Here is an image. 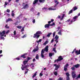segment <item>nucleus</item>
I'll use <instances>...</instances> for the list:
<instances>
[{
    "mask_svg": "<svg viewBox=\"0 0 80 80\" xmlns=\"http://www.w3.org/2000/svg\"><path fill=\"white\" fill-rule=\"evenodd\" d=\"M48 51V46H47L44 49H42L41 53V57L42 58H43L44 57H45V56H44V52H47Z\"/></svg>",
    "mask_w": 80,
    "mask_h": 80,
    "instance_id": "nucleus-1",
    "label": "nucleus"
},
{
    "mask_svg": "<svg viewBox=\"0 0 80 80\" xmlns=\"http://www.w3.org/2000/svg\"><path fill=\"white\" fill-rule=\"evenodd\" d=\"M41 34H42V33L41 31H37L36 33L34 34L33 38H38L40 36V35Z\"/></svg>",
    "mask_w": 80,
    "mask_h": 80,
    "instance_id": "nucleus-2",
    "label": "nucleus"
},
{
    "mask_svg": "<svg viewBox=\"0 0 80 80\" xmlns=\"http://www.w3.org/2000/svg\"><path fill=\"white\" fill-rule=\"evenodd\" d=\"M5 31L4 30L2 31V32H0V36L1 37V40H4V37H6V35H5Z\"/></svg>",
    "mask_w": 80,
    "mask_h": 80,
    "instance_id": "nucleus-3",
    "label": "nucleus"
},
{
    "mask_svg": "<svg viewBox=\"0 0 80 80\" xmlns=\"http://www.w3.org/2000/svg\"><path fill=\"white\" fill-rule=\"evenodd\" d=\"M63 59V58H62V56H59L58 58V59H57L56 60H55L54 62H59L61 61Z\"/></svg>",
    "mask_w": 80,
    "mask_h": 80,
    "instance_id": "nucleus-4",
    "label": "nucleus"
},
{
    "mask_svg": "<svg viewBox=\"0 0 80 80\" xmlns=\"http://www.w3.org/2000/svg\"><path fill=\"white\" fill-rule=\"evenodd\" d=\"M24 5H25V3L23 2L22 4V6H23L22 8V9H26V8H29V7H28V4H26Z\"/></svg>",
    "mask_w": 80,
    "mask_h": 80,
    "instance_id": "nucleus-5",
    "label": "nucleus"
},
{
    "mask_svg": "<svg viewBox=\"0 0 80 80\" xmlns=\"http://www.w3.org/2000/svg\"><path fill=\"white\" fill-rule=\"evenodd\" d=\"M72 76L73 79L75 78L76 77H77V75H76V73L75 71L72 72Z\"/></svg>",
    "mask_w": 80,
    "mask_h": 80,
    "instance_id": "nucleus-6",
    "label": "nucleus"
},
{
    "mask_svg": "<svg viewBox=\"0 0 80 80\" xmlns=\"http://www.w3.org/2000/svg\"><path fill=\"white\" fill-rule=\"evenodd\" d=\"M54 66L56 67L55 70H57L60 67V65H57V64H54Z\"/></svg>",
    "mask_w": 80,
    "mask_h": 80,
    "instance_id": "nucleus-7",
    "label": "nucleus"
},
{
    "mask_svg": "<svg viewBox=\"0 0 80 80\" xmlns=\"http://www.w3.org/2000/svg\"><path fill=\"white\" fill-rule=\"evenodd\" d=\"M66 76H67L66 77V80H70V74H69V72H67L66 73Z\"/></svg>",
    "mask_w": 80,
    "mask_h": 80,
    "instance_id": "nucleus-8",
    "label": "nucleus"
},
{
    "mask_svg": "<svg viewBox=\"0 0 80 80\" xmlns=\"http://www.w3.org/2000/svg\"><path fill=\"white\" fill-rule=\"evenodd\" d=\"M69 65L67 63L64 66V71H65V72L67 71V68H68V66Z\"/></svg>",
    "mask_w": 80,
    "mask_h": 80,
    "instance_id": "nucleus-9",
    "label": "nucleus"
},
{
    "mask_svg": "<svg viewBox=\"0 0 80 80\" xmlns=\"http://www.w3.org/2000/svg\"><path fill=\"white\" fill-rule=\"evenodd\" d=\"M75 53L76 54V55H80V49L78 51L76 50L75 52Z\"/></svg>",
    "mask_w": 80,
    "mask_h": 80,
    "instance_id": "nucleus-10",
    "label": "nucleus"
},
{
    "mask_svg": "<svg viewBox=\"0 0 80 80\" xmlns=\"http://www.w3.org/2000/svg\"><path fill=\"white\" fill-rule=\"evenodd\" d=\"M54 2L56 4L55 5L54 7H57V5H58L59 4V2H57V0H54Z\"/></svg>",
    "mask_w": 80,
    "mask_h": 80,
    "instance_id": "nucleus-11",
    "label": "nucleus"
},
{
    "mask_svg": "<svg viewBox=\"0 0 80 80\" xmlns=\"http://www.w3.org/2000/svg\"><path fill=\"white\" fill-rule=\"evenodd\" d=\"M26 55H27V53H24L23 55L21 56V57H22L23 58H26V57H25Z\"/></svg>",
    "mask_w": 80,
    "mask_h": 80,
    "instance_id": "nucleus-12",
    "label": "nucleus"
},
{
    "mask_svg": "<svg viewBox=\"0 0 80 80\" xmlns=\"http://www.w3.org/2000/svg\"><path fill=\"white\" fill-rule=\"evenodd\" d=\"M38 0H34L32 3L33 5H35V4L37 3H38Z\"/></svg>",
    "mask_w": 80,
    "mask_h": 80,
    "instance_id": "nucleus-13",
    "label": "nucleus"
},
{
    "mask_svg": "<svg viewBox=\"0 0 80 80\" xmlns=\"http://www.w3.org/2000/svg\"><path fill=\"white\" fill-rule=\"evenodd\" d=\"M50 27V24H47L45 25L44 27L45 28H49Z\"/></svg>",
    "mask_w": 80,
    "mask_h": 80,
    "instance_id": "nucleus-14",
    "label": "nucleus"
},
{
    "mask_svg": "<svg viewBox=\"0 0 80 80\" xmlns=\"http://www.w3.org/2000/svg\"><path fill=\"white\" fill-rule=\"evenodd\" d=\"M79 66H80V65L79 64H77L76 65H75L74 66V67H75L76 68H78L79 67Z\"/></svg>",
    "mask_w": 80,
    "mask_h": 80,
    "instance_id": "nucleus-15",
    "label": "nucleus"
},
{
    "mask_svg": "<svg viewBox=\"0 0 80 80\" xmlns=\"http://www.w3.org/2000/svg\"><path fill=\"white\" fill-rule=\"evenodd\" d=\"M9 21H11L12 22L13 21V20L11 18H8L6 21V22H9Z\"/></svg>",
    "mask_w": 80,
    "mask_h": 80,
    "instance_id": "nucleus-16",
    "label": "nucleus"
},
{
    "mask_svg": "<svg viewBox=\"0 0 80 80\" xmlns=\"http://www.w3.org/2000/svg\"><path fill=\"white\" fill-rule=\"evenodd\" d=\"M35 58L37 60H39V55L38 54H36Z\"/></svg>",
    "mask_w": 80,
    "mask_h": 80,
    "instance_id": "nucleus-17",
    "label": "nucleus"
},
{
    "mask_svg": "<svg viewBox=\"0 0 80 80\" xmlns=\"http://www.w3.org/2000/svg\"><path fill=\"white\" fill-rule=\"evenodd\" d=\"M28 63V61H24L23 62V63L24 65H25Z\"/></svg>",
    "mask_w": 80,
    "mask_h": 80,
    "instance_id": "nucleus-18",
    "label": "nucleus"
},
{
    "mask_svg": "<svg viewBox=\"0 0 80 80\" xmlns=\"http://www.w3.org/2000/svg\"><path fill=\"white\" fill-rule=\"evenodd\" d=\"M45 0H38L40 3H44Z\"/></svg>",
    "mask_w": 80,
    "mask_h": 80,
    "instance_id": "nucleus-19",
    "label": "nucleus"
},
{
    "mask_svg": "<svg viewBox=\"0 0 80 80\" xmlns=\"http://www.w3.org/2000/svg\"><path fill=\"white\" fill-rule=\"evenodd\" d=\"M52 35V32L49 33L48 35H47V37H49L50 35Z\"/></svg>",
    "mask_w": 80,
    "mask_h": 80,
    "instance_id": "nucleus-20",
    "label": "nucleus"
},
{
    "mask_svg": "<svg viewBox=\"0 0 80 80\" xmlns=\"http://www.w3.org/2000/svg\"><path fill=\"white\" fill-rule=\"evenodd\" d=\"M49 10H56V9L55 8H48Z\"/></svg>",
    "mask_w": 80,
    "mask_h": 80,
    "instance_id": "nucleus-21",
    "label": "nucleus"
},
{
    "mask_svg": "<svg viewBox=\"0 0 80 80\" xmlns=\"http://www.w3.org/2000/svg\"><path fill=\"white\" fill-rule=\"evenodd\" d=\"M73 11H75L76 10H77V9H78V8H77V7L76 6L73 7Z\"/></svg>",
    "mask_w": 80,
    "mask_h": 80,
    "instance_id": "nucleus-22",
    "label": "nucleus"
},
{
    "mask_svg": "<svg viewBox=\"0 0 80 80\" xmlns=\"http://www.w3.org/2000/svg\"><path fill=\"white\" fill-rule=\"evenodd\" d=\"M78 18V16H75L74 17H73V20H76L77 18Z\"/></svg>",
    "mask_w": 80,
    "mask_h": 80,
    "instance_id": "nucleus-23",
    "label": "nucleus"
},
{
    "mask_svg": "<svg viewBox=\"0 0 80 80\" xmlns=\"http://www.w3.org/2000/svg\"><path fill=\"white\" fill-rule=\"evenodd\" d=\"M58 38H59V37L57 35H56L55 36L54 38L55 39H56V40H58Z\"/></svg>",
    "mask_w": 80,
    "mask_h": 80,
    "instance_id": "nucleus-24",
    "label": "nucleus"
},
{
    "mask_svg": "<svg viewBox=\"0 0 80 80\" xmlns=\"http://www.w3.org/2000/svg\"><path fill=\"white\" fill-rule=\"evenodd\" d=\"M38 50V49L35 48L33 50V52H37Z\"/></svg>",
    "mask_w": 80,
    "mask_h": 80,
    "instance_id": "nucleus-25",
    "label": "nucleus"
},
{
    "mask_svg": "<svg viewBox=\"0 0 80 80\" xmlns=\"http://www.w3.org/2000/svg\"><path fill=\"white\" fill-rule=\"evenodd\" d=\"M78 78H80V74L78 75L77 77L76 78V80H78Z\"/></svg>",
    "mask_w": 80,
    "mask_h": 80,
    "instance_id": "nucleus-26",
    "label": "nucleus"
},
{
    "mask_svg": "<svg viewBox=\"0 0 80 80\" xmlns=\"http://www.w3.org/2000/svg\"><path fill=\"white\" fill-rule=\"evenodd\" d=\"M54 74L55 75V76H57V75H58V73H57V72L55 71L54 72Z\"/></svg>",
    "mask_w": 80,
    "mask_h": 80,
    "instance_id": "nucleus-27",
    "label": "nucleus"
},
{
    "mask_svg": "<svg viewBox=\"0 0 80 80\" xmlns=\"http://www.w3.org/2000/svg\"><path fill=\"white\" fill-rule=\"evenodd\" d=\"M64 17H65V14H63L62 15V17H61V21L63 20V18H64Z\"/></svg>",
    "mask_w": 80,
    "mask_h": 80,
    "instance_id": "nucleus-28",
    "label": "nucleus"
},
{
    "mask_svg": "<svg viewBox=\"0 0 80 80\" xmlns=\"http://www.w3.org/2000/svg\"><path fill=\"white\" fill-rule=\"evenodd\" d=\"M73 12V10L71 9L70 11L69 12L68 14H70V13H72Z\"/></svg>",
    "mask_w": 80,
    "mask_h": 80,
    "instance_id": "nucleus-29",
    "label": "nucleus"
},
{
    "mask_svg": "<svg viewBox=\"0 0 80 80\" xmlns=\"http://www.w3.org/2000/svg\"><path fill=\"white\" fill-rule=\"evenodd\" d=\"M22 27H21V26H18L17 27V28H19V29H21Z\"/></svg>",
    "mask_w": 80,
    "mask_h": 80,
    "instance_id": "nucleus-30",
    "label": "nucleus"
},
{
    "mask_svg": "<svg viewBox=\"0 0 80 80\" xmlns=\"http://www.w3.org/2000/svg\"><path fill=\"white\" fill-rule=\"evenodd\" d=\"M5 28H9V27L8 26V25L6 24V26H5Z\"/></svg>",
    "mask_w": 80,
    "mask_h": 80,
    "instance_id": "nucleus-31",
    "label": "nucleus"
},
{
    "mask_svg": "<svg viewBox=\"0 0 80 80\" xmlns=\"http://www.w3.org/2000/svg\"><path fill=\"white\" fill-rule=\"evenodd\" d=\"M32 59V58L28 57L27 58V61H28V60H31Z\"/></svg>",
    "mask_w": 80,
    "mask_h": 80,
    "instance_id": "nucleus-32",
    "label": "nucleus"
},
{
    "mask_svg": "<svg viewBox=\"0 0 80 80\" xmlns=\"http://www.w3.org/2000/svg\"><path fill=\"white\" fill-rule=\"evenodd\" d=\"M55 33H56V32H54L53 33V37H54L55 36Z\"/></svg>",
    "mask_w": 80,
    "mask_h": 80,
    "instance_id": "nucleus-33",
    "label": "nucleus"
},
{
    "mask_svg": "<svg viewBox=\"0 0 80 80\" xmlns=\"http://www.w3.org/2000/svg\"><path fill=\"white\" fill-rule=\"evenodd\" d=\"M27 37V35H24L22 37V38H25Z\"/></svg>",
    "mask_w": 80,
    "mask_h": 80,
    "instance_id": "nucleus-34",
    "label": "nucleus"
},
{
    "mask_svg": "<svg viewBox=\"0 0 80 80\" xmlns=\"http://www.w3.org/2000/svg\"><path fill=\"white\" fill-rule=\"evenodd\" d=\"M37 76V74L36 73H35L34 74V75L32 76V78H34L35 76Z\"/></svg>",
    "mask_w": 80,
    "mask_h": 80,
    "instance_id": "nucleus-35",
    "label": "nucleus"
},
{
    "mask_svg": "<svg viewBox=\"0 0 80 80\" xmlns=\"http://www.w3.org/2000/svg\"><path fill=\"white\" fill-rule=\"evenodd\" d=\"M75 67H74H74H72V68H71V69L72 70H75Z\"/></svg>",
    "mask_w": 80,
    "mask_h": 80,
    "instance_id": "nucleus-36",
    "label": "nucleus"
},
{
    "mask_svg": "<svg viewBox=\"0 0 80 80\" xmlns=\"http://www.w3.org/2000/svg\"><path fill=\"white\" fill-rule=\"evenodd\" d=\"M18 21H17L15 23H14V24L15 25H18Z\"/></svg>",
    "mask_w": 80,
    "mask_h": 80,
    "instance_id": "nucleus-37",
    "label": "nucleus"
},
{
    "mask_svg": "<svg viewBox=\"0 0 80 80\" xmlns=\"http://www.w3.org/2000/svg\"><path fill=\"white\" fill-rule=\"evenodd\" d=\"M49 55L50 57H52V53H49Z\"/></svg>",
    "mask_w": 80,
    "mask_h": 80,
    "instance_id": "nucleus-38",
    "label": "nucleus"
},
{
    "mask_svg": "<svg viewBox=\"0 0 80 80\" xmlns=\"http://www.w3.org/2000/svg\"><path fill=\"white\" fill-rule=\"evenodd\" d=\"M7 4H8V3L6 2L5 3L4 5H7Z\"/></svg>",
    "mask_w": 80,
    "mask_h": 80,
    "instance_id": "nucleus-39",
    "label": "nucleus"
},
{
    "mask_svg": "<svg viewBox=\"0 0 80 80\" xmlns=\"http://www.w3.org/2000/svg\"><path fill=\"white\" fill-rule=\"evenodd\" d=\"M32 22L33 23H35V19H33L32 20Z\"/></svg>",
    "mask_w": 80,
    "mask_h": 80,
    "instance_id": "nucleus-40",
    "label": "nucleus"
},
{
    "mask_svg": "<svg viewBox=\"0 0 80 80\" xmlns=\"http://www.w3.org/2000/svg\"><path fill=\"white\" fill-rule=\"evenodd\" d=\"M47 8H42V10H47Z\"/></svg>",
    "mask_w": 80,
    "mask_h": 80,
    "instance_id": "nucleus-41",
    "label": "nucleus"
},
{
    "mask_svg": "<svg viewBox=\"0 0 80 80\" xmlns=\"http://www.w3.org/2000/svg\"><path fill=\"white\" fill-rule=\"evenodd\" d=\"M58 34L59 35H62V33L61 32V30H60V32H58Z\"/></svg>",
    "mask_w": 80,
    "mask_h": 80,
    "instance_id": "nucleus-42",
    "label": "nucleus"
},
{
    "mask_svg": "<svg viewBox=\"0 0 80 80\" xmlns=\"http://www.w3.org/2000/svg\"><path fill=\"white\" fill-rule=\"evenodd\" d=\"M70 20H71L70 19H69L68 20H67L66 22H69L70 21Z\"/></svg>",
    "mask_w": 80,
    "mask_h": 80,
    "instance_id": "nucleus-43",
    "label": "nucleus"
},
{
    "mask_svg": "<svg viewBox=\"0 0 80 80\" xmlns=\"http://www.w3.org/2000/svg\"><path fill=\"white\" fill-rule=\"evenodd\" d=\"M6 12L8 13H9L10 12V10L7 9V10H6Z\"/></svg>",
    "mask_w": 80,
    "mask_h": 80,
    "instance_id": "nucleus-44",
    "label": "nucleus"
},
{
    "mask_svg": "<svg viewBox=\"0 0 80 80\" xmlns=\"http://www.w3.org/2000/svg\"><path fill=\"white\" fill-rule=\"evenodd\" d=\"M13 33H14V35H15L16 34H17L16 33V31H14Z\"/></svg>",
    "mask_w": 80,
    "mask_h": 80,
    "instance_id": "nucleus-45",
    "label": "nucleus"
},
{
    "mask_svg": "<svg viewBox=\"0 0 80 80\" xmlns=\"http://www.w3.org/2000/svg\"><path fill=\"white\" fill-rule=\"evenodd\" d=\"M20 0H16L15 2L16 3H19Z\"/></svg>",
    "mask_w": 80,
    "mask_h": 80,
    "instance_id": "nucleus-46",
    "label": "nucleus"
},
{
    "mask_svg": "<svg viewBox=\"0 0 80 80\" xmlns=\"http://www.w3.org/2000/svg\"><path fill=\"white\" fill-rule=\"evenodd\" d=\"M48 43V41H46L45 42H44V45H46V44H47V43Z\"/></svg>",
    "mask_w": 80,
    "mask_h": 80,
    "instance_id": "nucleus-47",
    "label": "nucleus"
},
{
    "mask_svg": "<svg viewBox=\"0 0 80 80\" xmlns=\"http://www.w3.org/2000/svg\"><path fill=\"white\" fill-rule=\"evenodd\" d=\"M54 42V39H52L51 42V43H52V42Z\"/></svg>",
    "mask_w": 80,
    "mask_h": 80,
    "instance_id": "nucleus-48",
    "label": "nucleus"
},
{
    "mask_svg": "<svg viewBox=\"0 0 80 80\" xmlns=\"http://www.w3.org/2000/svg\"><path fill=\"white\" fill-rule=\"evenodd\" d=\"M12 17H14L15 16V14L13 13H12Z\"/></svg>",
    "mask_w": 80,
    "mask_h": 80,
    "instance_id": "nucleus-49",
    "label": "nucleus"
},
{
    "mask_svg": "<svg viewBox=\"0 0 80 80\" xmlns=\"http://www.w3.org/2000/svg\"><path fill=\"white\" fill-rule=\"evenodd\" d=\"M39 75L40 76V77H42V76H43V74L42 73H40L39 74Z\"/></svg>",
    "mask_w": 80,
    "mask_h": 80,
    "instance_id": "nucleus-50",
    "label": "nucleus"
},
{
    "mask_svg": "<svg viewBox=\"0 0 80 80\" xmlns=\"http://www.w3.org/2000/svg\"><path fill=\"white\" fill-rule=\"evenodd\" d=\"M9 32H10V30H8V31L6 32V34L8 33H9Z\"/></svg>",
    "mask_w": 80,
    "mask_h": 80,
    "instance_id": "nucleus-51",
    "label": "nucleus"
},
{
    "mask_svg": "<svg viewBox=\"0 0 80 80\" xmlns=\"http://www.w3.org/2000/svg\"><path fill=\"white\" fill-rule=\"evenodd\" d=\"M23 31H24V28H23L21 30V32H23Z\"/></svg>",
    "mask_w": 80,
    "mask_h": 80,
    "instance_id": "nucleus-52",
    "label": "nucleus"
},
{
    "mask_svg": "<svg viewBox=\"0 0 80 80\" xmlns=\"http://www.w3.org/2000/svg\"><path fill=\"white\" fill-rule=\"evenodd\" d=\"M72 22H73V20H71V21H70V23L71 24H72Z\"/></svg>",
    "mask_w": 80,
    "mask_h": 80,
    "instance_id": "nucleus-53",
    "label": "nucleus"
},
{
    "mask_svg": "<svg viewBox=\"0 0 80 80\" xmlns=\"http://www.w3.org/2000/svg\"><path fill=\"white\" fill-rule=\"evenodd\" d=\"M56 50V48H54L53 49V51H54Z\"/></svg>",
    "mask_w": 80,
    "mask_h": 80,
    "instance_id": "nucleus-54",
    "label": "nucleus"
},
{
    "mask_svg": "<svg viewBox=\"0 0 80 80\" xmlns=\"http://www.w3.org/2000/svg\"><path fill=\"white\" fill-rule=\"evenodd\" d=\"M53 21H54V20L53 19H51V22H53Z\"/></svg>",
    "mask_w": 80,
    "mask_h": 80,
    "instance_id": "nucleus-55",
    "label": "nucleus"
},
{
    "mask_svg": "<svg viewBox=\"0 0 80 80\" xmlns=\"http://www.w3.org/2000/svg\"><path fill=\"white\" fill-rule=\"evenodd\" d=\"M21 68H22V70H24L25 69L24 67H23V68H22V67H21Z\"/></svg>",
    "mask_w": 80,
    "mask_h": 80,
    "instance_id": "nucleus-56",
    "label": "nucleus"
},
{
    "mask_svg": "<svg viewBox=\"0 0 80 80\" xmlns=\"http://www.w3.org/2000/svg\"><path fill=\"white\" fill-rule=\"evenodd\" d=\"M55 41H56V43H58V41L57 40V39H56Z\"/></svg>",
    "mask_w": 80,
    "mask_h": 80,
    "instance_id": "nucleus-57",
    "label": "nucleus"
},
{
    "mask_svg": "<svg viewBox=\"0 0 80 80\" xmlns=\"http://www.w3.org/2000/svg\"><path fill=\"white\" fill-rule=\"evenodd\" d=\"M38 42H42V39H40L38 40Z\"/></svg>",
    "mask_w": 80,
    "mask_h": 80,
    "instance_id": "nucleus-58",
    "label": "nucleus"
},
{
    "mask_svg": "<svg viewBox=\"0 0 80 80\" xmlns=\"http://www.w3.org/2000/svg\"><path fill=\"white\" fill-rule=\"evenodd\" d=\"M51 21H49L48 22V24H50V23H51Z\"/></svg>",
    "mask_w": 80,
    "mask_h": 80,
    "instance_id": "nucleus-59",
    "label": "nucleus"
},
{
    "mask_svg": "<svg viewBox=\"0 0 80 80\" xmlns=\"http://www.w3.org/2000/svg\"><path fill=\"white\" fill-rule=\"evenodd\" d=\"M16 60H20L19 58H16Z\"/></svg>",
    "mask_w": 80,
    "mask_h": 80,
    "instance_id": "nucleus-60",
    "label": "nucleus"
},
{
    "mask_svg": "<svg viewBox=\"0 0 80 80\" xmlns=\"http://www.w3.org/2000/svg\"><path fill=\"white\" fill-rule=\"evenodd\" d=\"M58 18H61V17L60 16H58Z\"/></svg>",
    "mask_w": 80,
    "mask_h": 80,
    "instance_id": "nucleus-61",
    "label": "nucleus"
},
{
    "mask_svg": "<svg viewBox=\"0 0 80 80\" xmlns=\"http://www.w3.org/2000/svg\"><path fill=\"white\" fill-rule=\"evenodd\" d=\"M80 12L78 14V17H79V16H80Z\"/></svg>",
    "mask_w": 80,
    "mask_h": 80,
    "instance_id": "nucleus-62",
    "label": "nucleus"
},
{
    "mask_svg": "<svg viewBox=\"0 0 80 80\" xmlns=\"http://www.w3.org/2000/svg\"><path fill=\"white\" fill-rule=\"evenodd\" d=\"M35 58H33V60H32V61H33V62H35Z\"/></svg>",
    "mask_w": 80,
    "mask_h": 80,
    "instance_id": "nucleus-63",
    "label": "nucleus"
},
{
    "mask_svg": "<svg viewBox=\"0 0 80 80\" xmlns=\"http://www.w3.org/2000/svg\"><path fill=\"white\" fill-rule=\"evenodd\" d=\"M28 73V71H26L25 72V74H26Z\"/></svg>",
    "mask_w": 80,
    "mask_h": 80,
    "instance_id": "nucleus-64",
    "label": "nucleus"
}]
</instances>
